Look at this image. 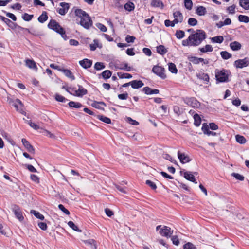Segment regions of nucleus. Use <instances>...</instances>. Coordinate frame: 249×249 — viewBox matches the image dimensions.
I'll use <instances>...</instances> for the list:
<instances>
[{
	"instance_id": "62",
	"label": "nucleus",
	"mask_w": 249,
	"mask_h": 249,
	"mask_svg": "<svg viewBox=\"0 0 249 249\" xmlns=\"http://www.w3.org/2000/svg\"><path fill=\"white\" fill-rule=\"evenodd\" d=\"M59 209L61 210L64 213L67 215H69L70 213V212L65 208V207L62 204H59L58 205Z\"/></svg>"
},
{
	"instance_id": "54",
	"label": "nucleus",
	"mask_w": 249,
	"mask_h": 249,
	"mask_svg": "<svg viewBox=\"0 0 249 249\" xmlns=\"http://www.w3.org/2000/svg\"><path fill=\"white\" fill-rule=\"evenodd\" d=\"M202 130L205 134H210L208 131H209V127L207 123H203L202 127Z\"/></svg>"
},
{
	"instance_id": "29",
	"label": "nucleus",
	"mask_w": 249,
	"mask_h": 249,
	"mask_svg": "<svg viewBox=\"0 0 249 249\" xmlns=\"http://www.w3.org/2000/svg\"><path fill=\"white\" fill-rule=\"evenodd\" d=\"M157 52L158 53L161 55L165 54L167 52V50L163 45H159L156 48Z\"/></svg>"
},
{
	"instance_id": "24",
	"label": "nucleus",
	"mask_w": 249,
	"mask_h": 249,
	"mask_svg": "<svg viewBox=\"0 0 249 249\" xmlns=\"http://www.w3.org/2000/svg\"><path fill=\"white\" fill-rule=\"evenodd\" d=\"M151 5L154 7H161L163 8L164 5L160 0H152L151 2Z\"/></svg>"
},
{
	"instance_id": "22",
	"label": "nucleus",
	"mask_w": 249,
	"mask_h": 249,
	"mask_svg": "<svg viewBox=\"0 0 249 249\" xmlns=\"http://www.w3.org/2000/svg\"><path fill=\"white\" fill-rule=\"evenodd\" d=\"M61 71L63 72L65 76L70 78L71 80H74L75 79V76L70 70L62 69Z\"/></svg>"
},
{
	"instance_id": "44",
	"label": "nucleus",
	"mask_w": 249,
	"mask_h": 249,
	"mask_svg": "<svg viewBox=\"0 0 249 249\" xmlns=\"http://www.w3.org/2000/svg\"><path fill=\"white\" fill-rule=\"evenodd\" d=\"M184 6L187 9L189 10L192 9L193 7V2L191 0H184Z\"/></svg>"
},
{
	"instance_id": "10",
	"label": "nucleus",
	"mask_w": 249,
	"mask_h": 249,
	"mask_svg": "<svg viewBox=\"0 0 249 249\" xmlns=\"http://www.w3.org/2000/svg\"><path fill=\"white\" fill-rule=\"evenodd\" d=\"M60 5L61 8H58L57 12L61 15H65L68 12L70 8V5L68 3L65 2H61Z\"/></svg>"
},
{
	"instance_id": "16",
	"label": "nucleus",
	"mask_w": 249,
	"mask_h": 249,
	"mask_svg": "<svg viewBox=\"0 0 249 249\" xmlns=\"http://www.w3.org/2000/svg\"><path fill=\"white\" fill-rule=\"evenodd\" d=\"M79 64L81 67L85 69L90 68L92 64V61L87 58L84 59L79 62Z\"/></svg>"
},
{
	"instance_id": "61",
	"label": "nucleus",
	"mask_w": 249,
	"mask_h": 249,
	"mask_svg": "<svg viewBox=\"0 0 249 249\" xmlns=\"http://www.w3.org/2000/svg\"><path fill=\"white\" fill-rule=\"evenodd\" d=\"M28 124L31 127L35 130L39 129V126L36 123L32 122L31 120L28 121Z\"/></svg>"
},
{
	"instance_id": "64",
	"label": "nucleus",
	"mask_w": 249,
	"mask_h": 249,
	"mask_svg": "<svg viewBox=\"0 0 249 249\" xmlns=\"http://www.w3.org/2000/svg\"><path fill=\"white\" fill-rule=\"evenodd\" d=\"M142 52L146 55L148 56H150L152 54V52L151 50L147 48H143Z\"/></svg>"
},
{
	"instance_id": "20",
	"label": "nucleus",
	"mask_w": 249,
	"mask_h": 249,
	"mask_svg": "<svg viewBox=\"0 0 249 249\" xmlns=\"http://www.w3.org/2000/svg\"><path fill=\"white\" fill-rule=\"evenodd\" d=\"M144 84L141 80H133L131 81L130 85L133 89H137L142 87Z\"/></svg>"
},
{
	"instance_id": "57",
	"label": "nucleus",
	"mask_w": 249,
	"mask_h": 249,
	"mask_svg": "<svg viewBox=\"0 0 249 249\" xmlns=\"http://www.w3.org/2000/svg\"><path fill=\"white\" fill-rule=\"evenodd\" d=\"M30 178L33 181L36 183H39L40 182L39 177L35 174H31L30 175Z\"/></svg>"
},
{
	"instance_id": "11",
	"label": "nucleus",
	"mask_w": 249,
	"mask_h": 249,
	"mask_svg": "<svg viewBox=\"0 0 249 249\" xmlns=\"http://www.w3.org/2000/svg\"><path fill=\"white\" fill-rule=\"evenodd\" d=\"M180 174L183 175L184 178L191 182H194L195 184H197V182L195 179L194 176L190 172L180 171Z\"/></svg>"
},
{
	"instance_id": "39",
	"label": "nucleus",
	"mask_w": 249,
	"mask_h": 249,
	"mask_svg": "<svg viewBox=\"0 0 249 249\" xmlns=\"http://www.w3.org/2000/svg\"><path fill=\"white\" fill-rule=\"evenodd\" d=\"M117 75L120 79L126 78L130 79L132 77V75L131 74L127 73H122V72H118Z\"/></svg>"
},
{
	"instance_id": "6",
	"label": "nucleus",
	"mask_w": 249,
	"mask_h": 249,
	"mask_svg": "<svg viewBox=\"0 0 249 249\" xmlns=\"http://www.w3.org/2000/svg\"><path fill=\"white\" fill-rule=\"evenodd\" d=\"M80 25L86 29H89L92 26V21L88 14L81 18Z\"/></svg>"
},
{
	"instance_id": "32",
	"label": "nucleus",
	"mask_w": 249,
	"mask_h": 249,
	"mask_svg": "<svg viewBox=\"0 0 249 249\" xmlns=\"http://www.w3.org/2000/svg\"><path fill=\"white\" fill-rule=\"evenodd\" d=\"M94 43L90 44V49L91 51H94L97 47L100 48H102V45L99 44V41L97 39H94L93 40Z\"/></svg>"
},
{
	"instance_id": "58",
	"label": "nucleus",
	"mask_w": 249,
	"mask_h": 249,
	"mask_svg": "<svg viewBox=\"0 0 249 249\" xmlns=\"http://www.w3.org/2000/svg\"><path fill=\"white\" fill-rule=\"evenodd\" d=\"M196 247L191 243L188 242L183 245V249H195Z\"/></svg>"
},
{
	"instance_id": "53",
	"label": "nucleus",
	"mask_w": 249,
	"mask_h": 249,
	"mask_svg": "<svg viewBox=\"0 0 249 249\" xmlns=\"http://www.w3.org/2000/svg\"><path fill=\"white\" fill-rule=\"evenodd\" d=\"M222 57L224 59H228L231 57V54L226 51H222L220 53Z\"/></svg>"
},
{
	"instance_id": "27",
	"label": "nucleus",
	"mask_w": 249,
	"mask_h": 249,
	"mask_svg": "<svg viewBox=\"0 0 249 249\" xmlns=\"http://www.w3.org/2000/svg\"><path fill=\"white\" fill-rule=\"evenodd\" d=\"M48 17L47 13L46 11H43L42 14L38 18V20L40 23H44L48 19Z\"/></svg>"
},
{
	"instance_id": "15",
	"label": "nucleus",
	"mask_w": 249,
	"mask_h": 249,
	"mask_svg": "<svg viewBox=\"0 0 249 249\" xmlns=\"http://www.w3.org/2000/svg\"><path fill=\"white\" fill-rule=\"evenodd\" d=\"M173 17L174 18V22L177 23L182 22L183 20V16L182 14L179 11H177L173 13Z\"/></svg>"
},
{
	"instance_id": "25",
	"label": "nucleus",
	"mask_w": 249,
	"mask_h": 249,
	"mask_svg": "<svg viewBox=\"0 0 249 249\" xmlns=\"http://www.w3.org/2000/svg\"><path fill=\"white\" fill-rule=\"evenodd\" d=\"M230 46L232 50L237 51L241 49V44L237 41H234L230 43Z\"/></svg>"
},
{
	"instance_id": "9",
	"label": "nucleus",
	"mask_w": 249,
	"mask_h": 249,
	"mask_svg": "<svg viewBox=\"0 0 249 249\" xmlns=\"http://www.w3.org/2000/svg\"><path fill=\"white\" fill-rule=\"evenodd\" d=\"M12 211L14 212L16 217L20 221L24 219V217L22 215V212L19 207L17 205H14L12 206Z\"/></svg>"
},
{
	"instance_id": "43",
	"label": "nucleus",
	"mask_w": 249,
	"mask_h": 249,
	"mask_svg": "<svg viewBox=\"0 0 249 249\" xmlns=\"http://www.w3.org/2000/svg\"><path fill=\"white\" fill-rule=\"evenodd\" d=\"M31 213H33L37 218L42 220H44V216L38 212H37L35 210H32L31 211Z\"/></svg>"
},
{
	"instance_id": "7",
	"label": "nucleus",
	"mask_w": 249,
	"mask_h": 249,
	"mask_svg": "<svg viewBox=\"0 0 249 249\" xmlns=\"http://www.w3.org/2000/svg\"><path fill=\"white\" fill-rule=\"evenodd\" d=\"M152 71L162 79H165L166 77L164 72L165 69L161 66L159 65L154 66L152 68Z\"/></svg>"
},
{
	"instance_id": "30",
	"label": "nucleus",
	"mask_w": 249,
	"mask_h": 249,
	"mask_svg": "<svg viewBox=\"0 0 249 249\" xmlns=\"http://www.w3.org/2000/svg\"><path fill=\"white\" fill-rule=\"evenodd\" d=\"M124 8L126 11L131 12L134 10L135 5L133 2L129 1L124 4Z\"/></svg>"
},
{
	"instance_id": "18",
	"label": "nucleus",
	"mask_w": 249,
	"mask_h": 249,
	"mask_svg": "<svg viewBox=\"0 0 249 249\" xmlns=\"http://www.w3.org/2000/svg\"><path fill=\"white\" fill-rule=\"evenodd\" d=\"M116 68L119 70H124L126 71H130L131 70V67L129 66L128 64L125 62L118 64L116 65Z\"/></svg>"
},
{
	"instance_id": "36",
	"label": "nucleus",
	"mask_w": 249,
	"mask_h": 249,
	"mask_svg": "<svg viewBox=\"0 0 249 249\" xmlns=\"http://www.w3.org/2000/svg\"><path fill=\"white\" fill-rule=\"evenodd\" d=\"M168 70L169 71L173 73L176 74L178 72V69L176 67V65L173 63H168Z\"/></svg>"
},
{
	"instance_id": "45",
	"label": "nucleus",
	"mask_w": 249,
	"mask_h": 249,
	"mask_svg": "<svg viewBox=\"0 0 249 249\" xmlns=\"http://www.w3.org/2000/svg\"><path fill=\"white\" fill-rule=\"evenodd\" d=\"M238 20L240 22L248 23L249 22V17L247 16L240 15L238 16Z\"/></svg>"
},
{
	"instance_id": "14",
	"label": "nucleus",
	"mask_w": 249,
	"mask_h": 249,
	"mask_svg": "<svg viewBox=\"0 0 249 249\" xmlns=\"http://www.w3.org/2000/svg\"><path fill=\"white\" fill-rule=\"evenodd\" d=\"M178 156L181 163L184 164L191 161L190 157L184 153H181L179 151L178 152Z\"/></svg>"
},
{
	"instance_id": "31",
	"label": "nucleus",
	"mask_w": 249,
	"mask_h": 249,
	"mask_svg": "<svg viewBox=\"0 0 249 249\" xmlns=\"http://www.w3.org/2000/svg\"><path fill=\"white\" fill-rule=\"evenodd\" d=\"M194 125L197 127L199 126L201 123V119L199 115L196 113L194 115Z\"/></svg>"
},
{
	"instance_id": "19",
	"label": "nucleus",
	"mask_w": 249,
	"mask_h": 249,
	"mask_svg": "<svg viewBox=\"0 0 249 249\" xmlns=\"http://www.w3.org/2000/svg\"><path fill=\"white\" fill-rule=\"evenodd\" d=\"M84 243L88 246L91 249H96V242L93 239H89L88 240H84Z\"/></svg>"
},
{
	"instance_id": "17",
	"label": "nucleus",
	"mask_w": 249,
	"mask_h": 249,
	"mask_svg": "<svg viewBox=\"0 0 249 249\" xmlns=\"http://www.w3.org/2000/svg\"><path fill=\"white\" fill-rule=\"evenodd\" d=\"M143 91L147 95L157 94L159 93V90L152 89L149 87H145L142 89Z\"/></svg>"
},
{
	"instance_id": "37",
	"label": "nucleus",
	"mask_w": 249,
	"mask_h": 249,
	"mask_svg": "<svg viewBox=\"0 0 249 249\" xmlns=\"http://www.w3.org/2000/svg\"><path fill=\"white\" fill-rule=\"evenodd\" d=\"M240 5L245 10L249 9V0H240Z\"/></svg>"
},
{
	"instance_id": "59",
	"label": "nucleus",
	"mask_w": 249,
	"mask_h": 249,
	"mask_svg": "<svg viewBox=\"0 0 249 249\" xmlns=\"http://www.w3.org/2000/svg\"><path fill=\"white\" fill-rule=\"evenodd\" d=\"M146 184L150 187L153 190H155L157 188L156 184L150 180H147L146 181Z\"/></svg>"
},
{
	"instance_id": "34",
	"label": "nucleus",
	"mask_w": 249,
	"mask_h": 249,
	"mask_svg": "<svg viewBox=\"0 0 249 249\" xmlns=\"http://www.w3.org/2000/svg\"><path fill=\"white\" fill-rule=\"evenodd\" d=\"M97 118L99 120L107 124H111V119L107 117L104 115H98L97 116Z\"/></svg>"
},
{
	"instance_id": "60",
	"label": "nucleus",
	"mask_w": 249,
	"mask_h": 249,
	"mask_svg": "<svg viewBox=\"0 0 249 249\" xmlns=\"http://www.w3.org/2000/svg\"><path fill=\"white\" fill-rule=\"evenodd\" d=\"M164 158L167 160L170 161L171 162L174 164H177V162L176 160L174 159V158L169 154H166L164 156Z\"/></svg>"
},
{
	"instance_id": "63",
	"label": "nucleus",
	"mask_w": 249,
	"mask_h": 249,
	"mask_svg": "<svg viewBox=\"0 0 249 249\" xmlns=\"http://www.w3.org/2000/svg\"><path fill=\"white\" fill-rule=\"evenodd\" d=\"M135 39V37L134 36H131L130 35H127L125 37V41L127 43H133Z\"/></svg>"
},
{
	"instance_id": "33",
	"label": "nucleus",
	"mask_w": 249,
	"mask_h": 249,
	"mask_svg": "<svg viewBox=\"0 0 249 249\" xmlns=\"http://www.w3.org/2000/svg\"><path fill=\"white\" fill-rule=\"evenodd\" d=\"M189 60L194 64H197L204 61V59L202 58H198L194 56L190 57Z\"/></svg>"
},
{
	"instance_id": "56",
	"label": "nucleus",
	"mask_w": 249,
	"mask_h": 249,
	"mask_svg": "<svg viewBox=\"0 0 249 249\" xmlns=\"http://www.w3.org/2000/svg\"><path fill=\"white\" fill-rule=\"evenodd\" d=\"M188 23L190 26H194L197 24V20L193 18H189Z\"/></svg>"
},
{
	"instance_id": "38",
	"label": "nucleus",
	"mask_w": 249,
	"mask_h": 249,
	"mask_svg": "<svg viewBox=\"0 0 249 249\" xmlns=\"http://www.w3.org/2000/svg\"><path fill=\"white\" fill-rule=\"evenodd\" d=\"M69 106L70 107L79 108L81 107L82 105L79 102H75L74 101H70L68 103Z\"/></svg>"
},
{
	"instance_id": "21",
	"label": "nucleus",
	"mask_w": 249,
	"mask_h": 249,
	"mask_svg": "<svg viewBox=\"0 0 249 249\" xmlns=\"http://www.w3.org/2000/svg\"><path fill=\"white\" fill-rule=\"evenodd\" d=\"M25 62L26 66L28 67L29 68L36 70H37V67L36 66V63L33 60L28 59H26Z\"/></svg>"
},
{
	"instance_id": "46",
	"label": "nucleus",
	"mask_w": 249,
	"mask_h": 249,
	"mask_svg": "<svg viewBox=\"0 0 249 249\" xmlns=\"http://www.w3.org/2000/svg\"><path fill=\"white\" fill-rule=\"evenodd\" d=\"M197 77L199 79H202L204 81H207V82H208L209 80V77L208 75L207 74H206V73H199L197 75Z\"/></svg>"
},
{
	"instance_id": "55",
	"label": "nucleus",
	"mask_w": 249,
	"mask_h": 249,
	"mask_svg": "<svg viewBox=\"0 0 249 249\" xmlns=\"http://www.w3.org/2000/svg\"><path fill=\"white\" fill-rule=\"evenodd\" d=\"M174 22V20L173 21H170L169 19H166L164 21V24H165V26H166V27L171 26V27H174V26L176 24H178L177 23Z\"/></svg>"
},
{
	"instance_id": "1",
	"label": "nucleus",
	"mask_w": 249,
	"mask_h": 249,
	"mask_svg": "<svg viewBox=\"0 0 249 249\" xmlns=\"http://www.w3.org/2000/svg\"><path fill=\"white\" fill-rule=\"evenodd\" d=\"M206 33L201 29H197L196 32L191 34L189 37L182 41L183 46H197L199 45L206 38Z\"/></svg>"
},
{
	"instance_id": "23",
	"label": "nucleus",
	"mask_w": 249,
	"mask_h": 249,
	"mask_svg": "<svg viewBox=\"0 0 249 249\" xmlns=\"http://www.w3.org/2000/svg\"><path fill=\"white\" fill-rule=\"evenodd\" d=\"M196 13L199 16L205 15L207 13L206 9L205 7L202 6H199L197 7Z\"/></svg>"
},
{
	"instance_id": "13",
	"label": "nucleus",
	"mask_w": 249,
	"mask_h": 249,
	"mask_svg": "<svg viewBox=\"0 0 249 249\" xmlns=\"http://www.w3.org/2000/svg\"><path fill=\"white\" fill-rule=\"evenodd\" d=\"M12 105L16 108L17 111H19L21 113H23L24 112L23 108V105L19 99H16L13 102Z\"/></svg>"
},
{
	"instance_id": "50",
	"label": "nucleus",
	"mask_w": 249,
	"mask_h": 249,
	"mask_svg": "<svg viewBox=\"0 0 249 249\" xmlns=\"http://www.w3.org/2000/svg\"><path fill=\"white\" fill-rule=\"evenodd\" d=\"M105 68L103 63L102 62H96L94 65V68L97 71L102 70Z\"/></svg>"
},
{
	"instance_id": "35",
	"label": "nucleus",
	"mask_w": 249,
	"mask_h": 249,
	"mask_svg": "<svg viewBox=\"0 0 249 249\" xmlns=\"http://www.w3.org/2000/svg\"><path fill=\"white\" fill-rule=\"evenodd\" d=\"M75 14L76 16L82 18L83 17L88 14L85 11H83L81 9H76L75 10Z\"/></svg>"
},
{
	"instance_id": "5",
	"label": "nucleus",
	"mask_w": 249,
	"mask_h": 249,
	"mask_svg": "<svg viewBox=\"0 0 249 249\" xmlns=\"http://www.w3.org/2000/svg\"><path fill=\"white\" fill-rule=\"evenodd\" d=\"M161 225L157 226L156 227V230L158 231L160 229V233L161 236L167 238L170 237L171 235L173 234V231H171V228L166 226H163L162 228H161Z\"/></svg>"
},
{
	"instance_id": "42",
	"label": "nucleus",
	"mask_w": 249,
	"mask_h": 249,
	"mask_svg": "<svg viewBox=\"0 0 249 249\" xmlns=\"http://www.w3.org/2000/svg\"><path fill=\"white\" fill-rule=\"evenodd\" d=\"M68 225L71 228L72 230H73L75 231L81 232V231L79 229L78 227L75 225V224L73 223L72 221H70L68 222Z\"/></svg>"
},
{
	"instance_id": "12",
	"label": "nucleus",
	"mask_w": 249,
	"mask_h": 249,
	"mask_svg": "<svg viewBox=\"0 0 249 249\" xmlns=\"http://www.w3.org/2000/svg\"><path fill=\"white\" fill-rule=\"evenodd\" d=\"M21 142L24 146L26 148V149L29 152L32 154H35V148L26 139H22Z\"/></svg>"
},
{
	"instance_id": "4",
	"label": "nucleus",
	"mask_w": 249,
	"mask_h": 249,
	"mask_svg": "<svg viewBox=\"0 0 249 249\" xmlns=\"http://www.w3.org/2000/svg\"><path fill=\"white\" fill-rule=\"evenodd\" d=\"M231 75V72L229 70L222 69L219 72V82L230 81Z\"/></svg>"
},
{
	"instance_id": "2",
	"label": "nucleus",
	"mask_w": 249,
	"mask_h": 249,
	"mask_svg": "<svg viewBox=\"0 0 249 249\" xmlns=\"http://www.w3.org/2000/svg\"><path fill=\"white\" fill-rule=\"evenodd\" d=\"M48 27L60 34L65 40L68 39L65 29L54 19H51L48 24Z\"/></svg>"
},
{
	"instance_id": "52",
	"label": "nucleus",
	"mask_w": 249,
	"mask_h": 249,
	"mask_svg": "<svg viewBox=\"0 0 249 249\" xmlns=\"http://www.w3.org/2000/svg\"><path fill=\"white\" fill-rule=\"evenodd\" d=\"M176 36L178 39H181L185 36V33L182 30H177L175 34Z\"/></svg>"
},
{
	"instance_id": "28",
	"label": "nucleus",
	"mask_w": 249,
	"mask_h": 249,
	"mask_svg": "<svg viewBox=\"0 0 249 249\" xmlns=\"http://www.w3.org/2000/svg\"><path fill=\"white\" fill-rule=\"evenodd\" d=\"M199 50L202 53L211 52L213 48L211 45L207 44L203 47L199 48Z\"/></svg>"
},
{
	"instance_id": "41",
	"label": "nucleus",
	"mask_w": 249,
	"mask_h": 249,
	"mask_svg": "<svg viewBox=\"0 0 249 249\" xmlns=\"http://www.w3.org/2000/svg\"><path fill=\"white\" fill-rule=\"evenodd\" d=\"M236 140L237 142L240 144H244L246 142V140L243 136L237 135L235 136Z\"/></svg>"
},
{
	"instance_id": "51",
	"label": "nucleus",
	"mask_w": 249,
	"mask_h": 249,
	"mask_svg": "<svg viewBox=\"0 0 249 249\" xmlns=\"http://www.w3.org/2000/svg\"><path fill=\"white\" fill-rule=\"evenodd\" d=\"M231 20L230 18H226L224 22L220 21L219 22V28H220L224 25H228L231 24Z\"/></svg>"
},
{
	"instance_id": "40",
	"label": "nucleus",
	"mask_w": 249,
	"mask_h": 249,
	"mask_svg": "<svg viewBox=\"0 0 249 249\" xmlns=\"http://www.w3.org/2000/svg\"><path fill=\"white\" fill-rule=\"evenodd\" d=\"M101 75L104 79H107L109 78L111 76L112 72L109 70H106L102 72Z\"/></svg>"
},
{
	"instance_id": "3",
	"label": "nucleus",
	"mask_w": 249,
	"mask_h": 249,
	"mask_svg": "<svg viewBox=\"0 0 249 249\" xmlns=\"http://www.w3.org/2000/svg\"><path fill=\"white\" fill-rule=\"evenodd\" d=\"M78 89L77 90L75 89L74 88H70L69 89L71 90V92L69 91L67 89H66V90L70 94L77 97H82L88 93L87 90L84 88L82 86L78 85Z\"/></svg>"
},
{
	"instance_id": "49",
	"label": "nucleus",
	"mask_w": 249,
	"mask_h": 249,
	"mask_svg": "<svg viewBox=\"0 0 249 249\" xmlns=\"http://www.w3.org/2000/svg\"><path fill=\"white\" fill-rule=\"evenodd\" d=\"M173 111L175 113L179 116L183 113V110L178 106H174L173 107Z\"/></svg>"
},
{
	"instance_id": "8",
	"label": "nucleus",
	"mask_w": 249,
	"mask_h": 249,
	"mask_svg": "<svg viewBox=\"0 0 249 249\" xmlns=\"http://www.w3.org/2000/svg\"><path fill=\"white\" fill-rule=\"evenodd\" d=\"M249 65V58L245 57L243 59H238L234 61V66L236 68L242 69Z\"/></svg>"
},
{
	"instance_id": "48",
	"label": "nucleus",
	"mask_w": 249,
	"mask_h": 249,
	"mask_svg": "<svg viewBox=\"0 0 249 249\" xmlns=\"http://www.w3.org/2000/svg\"><path fill=\"white\" fill-rule=\"evenodd\" d=\"M55 99L57 101L60 102H66L67 101H68V99H67L66 98H65L64 96L56 94H55Z\"/></svg>"
},
{
	"instance_id": "47",
	"label": "nucleus",
	"mask_w": 249,
	"mask_h": 249,
	"mask_svg": "<svg viewBox=\"0 0 249 249\" xmlns=\"http://www.w3.org/2000/svg\"><path fill=\"white\" fill-rule=\"evenodd\" d=\"M33 17V15H29L28 13H26L23 14L22 16L23 19L26 21H29L31 20Z\"/></svg>"
},
{
	"instance_id": "26",
	"label": "nucleus",
	"mask_w": 249,
	"mask_h": 249,
	"mask_svg": "<svg viewBox=\"0 0 249 249\" xmlns=\"http://www.w3.org/2000/svg\"><path fill=\"white\" fill-rule=\"evenodd\" d=\"M187 103L190 104V105L193 107H197L200 105L199 102L194 97L189 98L188 99Z\"/></svg>"
}]
</instances>
